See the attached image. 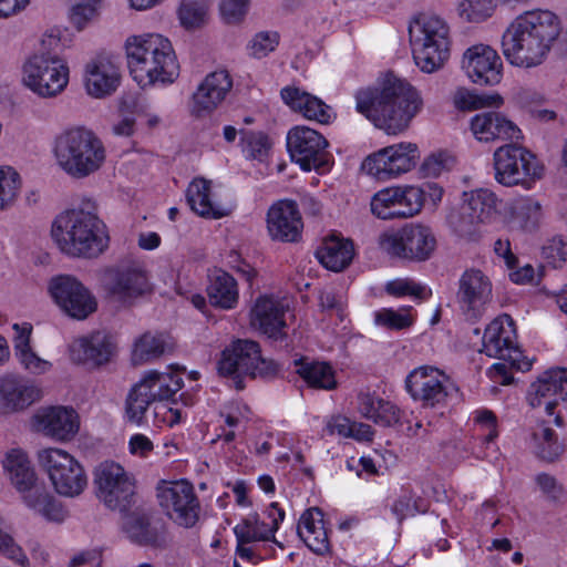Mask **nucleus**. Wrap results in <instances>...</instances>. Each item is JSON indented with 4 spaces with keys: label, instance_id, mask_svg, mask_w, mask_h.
Segmentation results:
<instances>
[{
    "label": "nucleus",
    "instance_id": "obj_63",
    "mask_svg": "<svg viewBox=\"0 0 567 567\" xmlns=\"http://www.w3.org/2000/svg\"><path fill=\"white\" fill-rule=\"evenodd\" d=\"M71 567L89 565L91 567H101L103 563L102 549L92 548L76 554L71 560Z\"/></svg>",
    "mask_w": 567,
    "mask_h": 567
},
{
    "label": "nucleus",
    "instance_id": "obj_7",
    "mask_svg": "<svg viewBox=\"0 0 567 567\" xmlns=\"http://www.w3.org/2000/svg\"><path fill=\"white\" fill-rule=\"evenodd\" d=\"M413 59L423 72L432 73L450 56V28L437 16L420 14L409 27Z\"/></svg>",
    "mask_w": 567,
    "mask_h": 567
},
{
    "label": "nucleus",
    "instance_id": "obj_24",
    "mask_svg": "<svg viewBox=\"0 0 567 567\" xmlns=\"http://www.w3.org/2000/svg\"><path fill=\"white\" fill-rule=\"evenodd\" d=\"M42 392L32 381L16 375L0 378V414L24 411L41 399Z\"/></svg>",
    "mask_w": 567,
    "mask_h": 567
},
{
    "label": "nucleus",
    "instance_id": "obj_48",
    "mask_svg": "<svg viewBox=\"0 0 567 567\" xmlns=\"http://www.w3.org/2000/svg\"><path fill=\"white\" fill-rule=\"evenodd\" d=\"M495 7L494 0H461L457 12L467 22L480 23L492 17Z\"/></svg>",
    "mask_w": 567,
    "mask_h": 567
},
{
    "label": "nucleus",
    "instance_id": "obj_64",
    "mask_svg": "<svg viewBox=\"0 0 567 567\" xmlns=\"http://www.w3.org/2000/svg\"><path fill=\"white\" fill-rule=\"evenodd\" d=\"M502 362H497L492 365L489 370V377L502 385L511 384L513 381V377L509 372V369H517L515 365H512L508 361L501 360Z\"/></svg>",
    "mask_w": 567,
    "mask_h": 567
},
{
    "label": "nucleus",
    "instance_id": "obj_1",
    "mask_svg": "<svg viewBox=\"0 0 567 567\" xmlns=\"http://www.w3.org/2000/svg\"><path fill=\"white\" fill-rule=\"evenodd\" d=\"M354 99L358 113L392 135L404 132L423 104L417 91L392 73L375 86L358 90Z\"/></svg>",
    "mask_w": 567,
    "mask_h": 567
},
{
    "label": "nucleus",
    "instance_id": "obj_29",
    "mask_svg": "<svg viewBox=\"0 0 567 567\" xmlns=\"http://www.w3.org/2000/svg\"><path fill=\"white\" fill-rule=\"evenodd\" d=\"M70 351L72 359L79 363L101 365L110 361L115 351V344L110 334L96 331L89 337L75 340Z\"/></svg>",
    "mask_w": 567,
    "mask_h": 567
},
{
    "label": "nucleus",
    "instance_id": "obj_55",
    "mask_svg": "<svg viewBox=\"0 0 567 567\" xmlns=\"http://www.w3.org/2000/svg\"><path fill=\"white\" fill-rule=\"evenodd\" d=\"M102 0H87L72 7L70 19L78 30H82L96 14Z\"/></svg>",
    "mask_w": 567,
    "mask_h": 567
},
{
    "label": "nucleus",
    "instance_id": "obj_53",
    "mask_svg": "<svg viewBox=\"0 0 567 567\" xmlns=\"http://www.w3.org/2000/svg\"><path fill=\"white\" fill-rule=\"evenodd\" d=\"M453 164L454 158L446 152H436L424 159L420 171L424 177H439L443 172L449 171Z\"/></svg>",
    "mask_w": 567,
    "mask_h": 567
},
{
    "label": "nucleus",
    "instance_id": "obj_51",
    "mask_svg": "<svg viewBox=\"0 0 567 567\" xmlns=\"http://www.w3.org/2000/svg\"><path fill=\"white\" fill-rule=\"evenodd\" d=\"M411 307L395 311L382 309L375 313V323L390 330H402L413 324V317L409 313Z\"/></svg>",
    "mask_w": 567,
    "mask_h": 567
},
{
    "label": "nucleus",
    "instance_id": "obj_40",
    "mask_svg": "<svg viewBox=\"0 0 567 567\" xmlns=\"http://www.w3.org/2000/svg\"><path fill=\"white\" fill-rule=\"evenodd\" d=\"M187 203L192 210L202 217L218 219L227 213L210 199V183L204 178H195L186 192Z\"/></svg>",
    "mask_w": 567,
    "mask_h": 567
},
{
    "label": "nucleus",
    "instance_id": "obj_16",
    "mask_svg": "<svg viewBox=\"0 0 567 567\" xmlns=\"http://www.w3.org/2000/svg\"><path fill=\"white\" fill-rule=\"evenodd\" d=\"M157 499L165 515L178 526L190 528L197 523L200 505L189 482H163L157 487Z\"/></svg>",
    "mask_w": 567,
    "mask_h": 567
},
{
    "label": "nucleus",
    "instance_id": "obj_19",
    "mask_svg": "<svg viewBox=\"0 0 567 567\" xmlns=\"http://www.w3.org/2000/svg\"><path fill=\"white\" fill-rule=\"evenodd\" d=\"M419 157L416 144L399 143L369 155L362 168L378 179H388L411 171Z\"/></svg>",
    "mask_w": 567,
    "mask_h": 567
},
{
    "label": "nucleus",
    "instance_id": "obj_52",
    "mask_svg": "<svg viewBox=\"0 0 567 567\" xmlns=\"http://www.w3.org/2000/svg\"><path fill=\"white\" fill-rule=\"evenodd\" d=\"M421 498L416 499L412 492L405 491L393 502L391 512L401 524L406 517L425 512V508L421 507Z\"/></svg>",
    "mask_w": 567,
    "mask_h": 567
},
{
    "label": "nucleus",
    "instance_id": "obj_36",
    "mask_svg": "<svg viewBox=\"0 0 567 567\" xmlns=\"http://www.w3.org/2000/svg\"><path fill=\"white\" fill-rule=\"evenodd\" d=\"M359 411L368 420L381 426H393L400 422L398 406L371 393L358 395Z\"/></svg>",
    "mask_w": 567,
    "mask_h": 567
},
{
    "label": "nucleus",
    "instance_id": "obj_23",
    "mask_svg": "<svg viewBox=\"0 0 567 567\" xmlns=\"http://www.w3.org/2000/svg\"><path fill=\"white\" fill-rule=\"evenodd\" d=\"M462 66L475 84L495 85L502 80L501 56L489 45L476 44L468 48L463 54Z\"/></svg>",
    "mask_w": 567,
    "mask_h": 567
},
{
    "label": "nucleus",
    "instance_id": "obj_20",
    "mask_svg": "<svg viewBox=\"0 0 567 567\" xmlns=\"http://www.w3.org/2000/svg\"><path fill=\"white\" fill-rule=\"evenodd\" d=\"M49 289L61 310L73 319L84 320L97 309L93 293L73 276L52 278Z\"/></svg>",
    "mask_w": 567,
    "mask_h": 567
},
{
    "label": "nucleus",
    "instance_id": "obj_62",
    "mask_svg": "<svg viewBox=\"0 0 567 567\" xmlns=\"http://www.w3.org/2000/svg\"><path fill=\"white\" fill-rule=\"evenodd\" d=\"M463 107L467 109H480L485 106H499L503 103V99L498 94L493 95H477V94H467L466 97L463 99Z\"/></svg>",
    "mask_w": 567,
    "mask_h": 567
},
{
    "label": "nucleus",
    "instance_id": "obj_5",
    "mask_svg": "<svg viewBox=\"0 0 567 567\" xmlns=\"http://www.w3.org/2000/svg\"><path fill=\"white\" fill-rule=\"evenodd\" d=\"M125 51L130 73L142 87L173 83L179 74L172 43L161 34L130 37Z\"/></svg>",
    "mask_w": 567,
    "mask_h": 567
},
{
    "label": "nucleus",
    "instance_id": "obj_38",
    "mask_svg": "<svg viewBox=\"0 0 567 567\" xmlns=\"http://www.w3.org/2000/svg\"><path fill=\"white\" fill-rule=\"evenodd\" d=\"M284 518L285 512H277V518L274 519V524L268 525L260 520L257 513L250 514L234 527L236 539L240 543L269 540L274 537L275 532L278 529Z\"/></svg>",
    "mask_w": 567,
    "mask_h": 567
},
{
    "label": "nucleus",
    "instance_id": "obj_15",
    "mask_svg": "<svg viewBox=\"0 0 567 567\" xmlns=\"http://www.w3.org/2000/svg\"><path fill=\"white\" fill-rule=\"evenodd\" d=\"M380 246L392 257L424 261L434 252L436 238L430 227L410 224L381 235Z\"/></svg>",
    "mask_w": 567,
    "mask_h": 567
},
{
    "label": "nucleus",
    "instance_id": "obj_37",
    "mask_svg": "<svg viewBox=\"0 0 567 567\" xmlns=\"http://www.w3.org/2000/svg\"><path fill=\"white\" fill-rule=\"evenodd\" d=\"M528 445L536 457L548 463L557 461L565 452V444L558 441L555 431L544 422L532 429Z\"/></svg>",
    "mask_w": 567,
    "mask_h": 567
},
{
    "label": "nucleus",
    "instance_id": "obj_59",
    "mask_svg": "<svg viewBox=\"0 0 567 567\" xmlns=\"http://www.w3.org/2000/svg\"><path fill=\"white\" fill-rule=\"evenodd\" d=\"M543 255L554 268H559L566 261V244L561 238L555 237L544 246Z\"/></svg>",
    "mask_w": 567,
    "mask_h": 567
},
{
    "label": "nucleus",
    "instance_id": "obj_46",
    "mask_svg": "<svg viewBox=\"0 0 567 567\" xmlns=\"http://www.w3.org/2000/svg\"><path fill=\"white\" fill-rule=\"evenodd\" d=\"M447 223L451 228L463 238L474 239L482 224L472 212H465V204H461L457 209L452 210L447 216Z\"/></svg>",
    "mask_w": 567,
    "mask_h": 567
},
{
    "label": "nucleus",
    "instance_id": "obj_6",
    "mask_svg": "<svg viewBox=\"0 0 567 567\" xmlns=\"http://www.w3.org/2000/svg\"><path fill=\"white\" fill-rule=\"evenodd\" d=\"M54 153L61 168L74 178H85L105 161L102 141L84 127L70 128L55 140Z\"/></svg>",
    "mask_w": 567,
    "mask_h": 567
},
{
    "label": "nucleus",
    "instance_id": "obj_28",
    "mask_svg": "<svg viewBox=\"0 0 567 567\" xmlns=\"http://www.w3.org/2000/svg\"><path fill=\"white\" fill-rule=\"evenodd\" d=\"M231 87L233 81L227 71L209 73L193 94L195 112L198 115L202 112H212L225 100Z\"/></svg>",
    "mask_w": 567,
    "mask_h": 567
},
{
    "label": "nucleus",
    "instance_id": "obj_49",
    "mask_svg": "<svg viewBox=\"0 0 567 567\" xmlns=\"http://www.w3.org/2000/svg\"><path fill=\"white\" fill-rule=\"evenodd\" d=\"M395 193L401 218L413 217L421 212L422 190H419L417 186H398Z\"/></svg>",
    "mask_w": 567,
    "mask_h": 567
},
{
    "label": "nucleus",
    "instance_id": "obj_47",
    "mask_svg": "<svg viewBox=\"0 0 567 567\" xmlns=\"http://www.w3.org/2000/svg\"><path fill=\"white\" fill-rule=\"evenodd\" d=\"M370 206L372 214L380 219L401 218L400 208L396 206L395 187H388L374 194Z\"/></svg>",
    "mask_w": 567,
    "mask_h": 567
},
{
    "label": "nucleus",
    "instance_id": "obj_61",
    "mask_svg": "<svg viewBox=\"0 0 567 567\" xmlns=\"http://www.w3.org/2000/svg\"><path fill=\"white\" fill-rule=\"evenodd\" d=\"M20 363L23 368L31 373L41 374L50 370L51 363L47 360L39 358L32 350L29 348L21 354L17 355Z\"/></svg>",
    "mask_w": 567,
    "mask_h": 567
},
{
    "label": "nucleus",
    "instance_id": "obj_39",
    "mask_svg": "<svg viewBox=\"0 0 567 567\" xmlns=\"http://www.w3.org/2000/svg\"><path fill=\"white\" fill-rule=\"evenodd\" d=\"M207 295L213 306L231 309L238 302L237 281L228 272L216 270L209 277Z\"/></svg>",
    "mask_w": 567,
    "mask_h": 567
},
{
    "label": "nucleus",
    "instance_id": "obj_21",
    "mask_svg": "<svg viewBox=\"0 0 567 567\" xmlns=\"http://www.w3.org/2000/svg\"><path fill=\"white\" fill-rule=\"evenodd\" d=\"M492 282L480 269H466L460 277L456 301L467 320L476 321L485 312L493 298Z\"/></svg>",
    "mask_w": 567,
    "mask_h": 567
},
{
    "label": "nucleus",
    "instance_id": "obj_57",
    "mask_svg": "<svg viewBox=\"0 0 567 567\" xmlns=\"http://www.w3.org/2000/svg\"><path fill=\"white\" fill-rule=\"evenodd\" d=\"M249 0H220L219 11L227 24L239 23L247 13Z\"/></svg>",
    "mask_w": 567,
    "mask_h": 567
},
{
    "label": "nucleus",
    "instance_id": "obj_58",
    "mask_svg": "<svg viewBox=\"0 0 567 567\" xmlns=\"http://www.w3.org/2000/svg\"><path fill=\"white\" fill-rule=\"evenodd\" d=\"M239 133L251 157L261 159L267 155L270 147V141L267 135L247 131H240Z\"/></svg>",
    "mask_w": 567,
    "mask_h": 567
},
{
    "label": "nucleus",
    "instance_id": "obj_30",
    "mask_svg": "<svg viewBox=\"0 0 567 567\" xmlns=\"http://www.w3.org/2000/svg\"><path fill=\"white\" fill-rule=\"evenodd\" d=\"M286 307L277 299L261 296L251 310V324L270 338H280L286 328Z\"/></svg>",
    "mask_w": 567,
    "mask_h": 567
},
{
    "label": "nucleus",
    "instance_id": "obj_43",
    "mask_svg": "<svg viewBox=\"0 0 567 567\" xmlns=\"http://www.w3.org/2000/svg\"><path fill=\"white\" fill-rule=\"evenodd\" d=\"M513 221L522 229L532 231L536 229L542 219V205L532 197H519L511 204Z\"/></svg>",
    "mask_w": 567,
    "mask_h": 567
},
{
    "label": "nucleus",
    "instance_id": "obj_8",
    "mask_svg": "<svg viewBox=\"0 0 567 567\" xmlns=\"http://www.w3.org/2000/svg\"><path fill=\"white\" fill-rule=\"evenodd\" d=\"M218 371L221 375L231 377L235 388L243 390L245 388L243 377L262 380L272 379L280 371V365L272 359L261 355L258 342L238 339L221 352Z\"/></svg>",
    "mask_w": 567,
    "mask_h": 567
},
{
    "label": "nucleus",
    "instance_id": "obj_34",
    "mask_svg": "<svg viewBox=\"0 0 567 567\" xmlns=\"http://www.w3.org/2000/svg\"><path fill=\"white\" fill-rule=\"evenodd\" d=\"M316 256L324 268L339 272L351 264L354 247L351 240L332 235L323 240Z\"/></svg>",
    "mask_w": 567,
    "mask_h": 567
},
{
    "label": "nucleus",
    "instance_id": "obj_18",
    "mask_svg": "<svg viewBox=\"0 0 567 567\" xmlns=\"http://www.w3.org/2000/svg\"><path fill=\"white\" fill-rule=\"evenodd\" d=\"M516 331L513 319L508 315L495 318L485 329L480 352L491 358L508 361L517 370H529L532 362L515 343Z\"/></svg>",
    "mask_w": 567,
    "mask_h": 567
},
{
    "label": "nucleus",
    "instance_id": "obj_45",
    "mask_svg": "<svg viewBox=\"0 0 567 567\" xmlns=\"http://www.w3.org/2000/svg\"><path fill=\"white\" fill-rule=\"evenodd\" d=\"M209 0H182L178 19L186 30H195L205 25L209 18Z\"/></svg>",
    "mask_w": 567,
    "mask_h": 567
},
{
    "label": "nucleus",
    "instance_id": "obj_60",
    "mask_svg": "<svg viewBox=\"0 0 567 567\" xmlns=\"http://www.w3.org/2000/svg\"><path fill=\"white\" fill-rule=\"evenodd\" d=\"M536 482L540 487L542 492L546 495V497L551 502H559L564 496V488L557 482V480L546 473L539 474L536 477Z\"/></svg>",
    "mask_w": 567,
    "mask_h": 567
},
{
    "label": "nucleus",
    "instance_id": "obj_25",
    "mask_svg": "<svg viewBox=\"0 0 567 567\" xmlns=\"http://www.w3.org/2000/svg\"><path fill=\"white\" fill-rule=\"evenodd\" d=\"M267 227L272 239L297 241L303 227L300 212L293 200H279L267 214Z\"/></svg>",
    "mask_w": 567,
    "mask_h": 567
},
{
    "label": "nucleus",
    "instance_id": "obj_26",
    "mask_svg": "<svg viewBox=\"0 0 567 567\" xmlns=\"http://www.w3.org/2000/svg\"><path fill=\"white\" fill-rule=\"evenodd\" d=\"M471 131L480 142L518 141L519 127L499 112H481L471 118Z\"/></svg>",
    "mask_w": 567,
    "mask_h": 567
},
{
    "label": "nucleus",
    "instance_id": "obj_12",
    "mask_svg": "<svg viewBox=\"0 0 567 567\" xmlns=\"http://www.w3.org/2000/svg\"><path fill=\"white\" fill-rule=\"evenodd\" d=\"M494 177L497 183L511 187L540 178L543 167L537 157L517 143H507L493 154Z\"/></svg>",
    "mask_w": 567,
    "mask_h": 567
},
{
    "label": "nucleus",
    "instance_id": "obj_32",
    "mask_svg": "<svg viewBox=\"0 0 567 567\" xmlns=\"http://www.w3.org/2000/svg\"><path fill=\"white\" fill-rule=\"evenodd\" d=\"M118 83V70L109 59L99 58L86 65L85 85L90 95H109L116 90Z\"/></svg>",
    "mask_w": 567,
    "mask_h": 567
},
{
    "label": "nucleus",
    "instance_id": "obj_31",
    "mask_svg": "<svg viewBox=\"0 0 567 567\" xmlns=\"http://www.w3.org/2000/svg\"><path fill=\"white\" fill-rule=\"evenodd\" d=\"M285 104L303 117L328 124L331 121V107L321 99L296 86H285L280 91Z\"/></svg>",
    "mask_w": 567,
    "mask_h": 567
},
{
    "label": "nucleus",
    "instance_id": "obj_9",
    "mask_svg": "<svg viewBox=\"0 0 567 567\" xmlns=\"http://www.w3.org/2000/svg\"><path fill=\"white\" fill-rule=\"evenodd\" d=\"M4 472L16 488L23 493L25 504L49 519L60 520L62 508L51 494L40 485H37V476L27 454L13 449L6 454L2 461Z\"/></svg>",
    "mask_w": 567,
    "mask_h": 567
},
{
    "label": "nucleus",
    "instance_id": "obj_14",
    "mask_svg": "<svg viewBox=\"0 0 567 567\" xmlns=\"http://www.w3.org/2000/svg\"><path fill=\"white\" fill-rule=\"evenodd\" d=\"M38 461L58 494L74 497L84 491L87 483L85 472L66 451L44 449L38 453Z\"/></svg>",
    "mask_w": 567,
    "mask_h": 567
},
{
    "label": "nucleus",
    "instance_id": "obj_56",
    "mask_svg": "<svg viewBox=\"0 0 567 567\" xmlns=\"http://www.w3.org/2000/svg\"><path fill=\"white\" fill-rule=\"evenodd\" d=\"M0 554L21 567H29V559L13 537L0 528Z\"/></svg>",
    "mask_w": 567,
    "mask_h": 567
},
{
    "label": "nucleus",
    "instance_id": "obj_22",
    "mask_svg": "<svg viewBox=\"0 0 567 567\" xmlns=\"http://www.w3.org/2000/svg\"><path fill=\"white\" fill-rule=\"evenodd\" d=\"M449 377L432 365H422L412 370L405 379V389L414 401L423 408L443 404L449 395L446 382Z\"/></svg>",
    "mask_w": 567,
    "mask_h": 567
},
{
    "label": "nucleus",
    "instance_id": "obj_2",
    "mask_svg": "<svg viewBox=\"0 0 567 567\" xmlns=\"http://www.w3.org/2000/svg\"><path fill=\"white\" fill-rule=\"evenodd\" d=\"M561 31L559 18L549 10L527 11L518 16L502 38L503 54L516 66L530 69L547 58Z\"/></svg>",
    "mask_w": 567,
    "mask_h": 567
},
{
    "label": "nucleus",
    "instance_id": "obj_54",
    "mask_svg": "<svg viewBox=\"0 0 567 567\" xmlns=\"http://www.w3.org/2000/svg\"><path fill=\"white\" fill-rule=\"evenodd\" d=\"M279 43L277 32H259L250 41L249 49L251 55L261 59L272 52Z\"/></svg>",
    "mask_w": 567,
    "mask_h": 567
},
{
    "label": "nucleus",
    "instance_id": "obj_41",
    "mask_svg": "<svg viewBox=\"0 0 567 567\" xmlns=\"http://www.w3.org/2000/svg\"><path fill=\"white\" fill-rule=\"evenodd\" d=\"M124 530L132 542L143 546H159L157 530L151 526L150 516L143 512H134L126 517Z\"/></svg>",
    "mask_w": 567,
    "mask_h": 567
},
{
    "label": "nucleus",
    "instance_id": "obj_35",
    "mask_svg": "<svg viewBox=\"0 0 567 567\" xmlns=\"http://www.w3.org/2000/svg\"><path fill=\"white\" fill-rule=\"evenodd\" d=\"M293 367L310 388L328 391L337 388L334 370L328 362L301 357L293 360Z\"/></svg>",
    "mask_w": 567,
    "mask_h": 567
},
{
    "label": "nucleus",
    "instance_id": "obj_10",
    "mask_svg": "<svg viewBox=\"0 0 567 567\" xmlns=\"http://www.w3.org/2000/svg\"><path fill=\"white\" fill-rule=\"evenodd\" d=\"M22 82L40 97H54L69 82V66L54 52H34L23 63Z\"/></svg>",
    "mask_w": 567,
    "mask_h": 567
},
{
    "label": "nucleus",
    "instance_id": "obj_3",
    "mask_svg": "<svg viewBox=\"0 0 567 567\" xmlns=\"http://www.w3.org/2000/svg\"><path fill=\"white\" fill-rule=\"evenodd\" d=\"M51 235L60 250L72 257L95 258L109 246L105 224L99 218L95 203L91 199L59 215Z\"/></svg>",
    "mask_w": 567,
    "mask_h": 567
},
{
    "label": "nucleus",
    "instance_id": "obj_4",
    "mask_svg": "<svg viewBox=\"0 0 567 567\" xmlns=\"http://www.w3.org/2000/svg\"><path fill=\"white\" fill-rule=\"evenodd\" d=\"M183 379L174 373L147 372L128 392L125 400V415L128 422L141 425L151 406L156 425L174 426L182 420L178 409L166 402L182 389Z\"/></svg>",
    "mask_w": 567,
    "mask_h": 567
},
{
    "label": "nucleus",
    "instance_id": "obj_17",
    "mask_svg": "<svg viewBox=\"0 0 567 567\" xmlns=\"http://www.w3.org/2000/svg\"><path fill=\"white\" fill-rule=\"evenodd\" d=\"M327 147L326 137L308 126L292 127L287 134L290 157L306 172L329 169L331 155Z\"/></svg>",
    "mask_w": 567,
    "mask_h": 567
},
{
    "label": "nucleus",
    "instance_id": "obj_27",
    "mask_svg": "<svg viewBox=\"0 0 567 567\" xmlns=\"http://www.w3.org/2000/svg\"><path fill=\"white\" fill-rule=\"evenodd\" d=\"M37 429L59 441H69L79 431V415L73 409L64 406L45 408L33 416Z\"/></svg>",
    "mask_w": 567,
    "mask_h": 567
},
{
    "label": "nucleus",
    "instance_id": "obj_50",
    "mask_svg": "<svg viewBox=\"0 0 567 567\" xmlns=\"http://www.w3.org/2000/svg\"><path fill=\"white\" fill-rule=\"evenodd\" d=\"M20 189V176L11 167L0 168V210L10 206Z\"/></svg>",
    "mask_w": 567,
    "mask_h": 567
},
{
    "label": "nucleus",
    "instance_id": "obj_44",
    "mask_svg": "<svg viewBox=\"0 0 567 567\" xmlns=\"http://www.w3.org/2000/svg\"><path fill=\"white\" fill-rule=\"evenodd\" d=\"M167 349L165 336L145 332L134 343L132 360L134 364H142L159 358Z\"/></svg>",
    "mask_w": 567,
    "mask_h": 567
},
{
    "label": "nucleus",
    "instance_id": "obj_13",
    "mask_svg": "<svg viewBox=\"0 0 567 567\" xmlns=\"http://www.w3.org/2000/svg\"><path fill=\"white\" fill-rule=\"evenodd\" d=\"M102 281L107 298L120 305H133L151 290L147 272L137 260H122L106 268Z\"/></svg>",
    "mask_w": 567,
    "mask_h": 567
},
{
    "label": "nucleus",
    "instance_id": "obj_11",
    "mask_svg": "<svg viewBox=\"0 0 567 567\" xmlns=\"http://www.w3.org/2000/svg\"><path fill=\"white\" fill-rule=\"evenodd\" d=\"M94 484L99 501L113 512L126 515L136 503L134 480L118 463H101L95 470Z\"/></svg>",
    "mask_w": 567,
    "mask_h": 567
},
{
    "label": "nucleus",
    "instance_id": "obj_42",
    "mask_svg": "<svg viewBox=\"0 0 567 567\" xmlns=\"http://www.w3.org/2000/svg\"><path fill=\"white\" fill-rule=\"evenodd\" d=\"M463 204L465 212H472L482 224L489 221L497 213V197L488 189L464 193Z\"/></svg>",
    "mask_w": 567,
    "mask_h": 567
},
{
    "label": "nucleus",
    "instance_id": "obj_33",
    "mask_svg": "<svg viewBox=\"0 0 567 567\" xmlns=\"http://www.w3.org/2000/svg\"><path fill=\"white\" fill-rule=\"evenodd\" d=\"M297 532L313 553L323 555L329 550L330 543L323 522V512L319 507H311L301 515Z\"/></svg>",
    "mask_w": 567,
    "mask_h": 567
}]
</instances>
